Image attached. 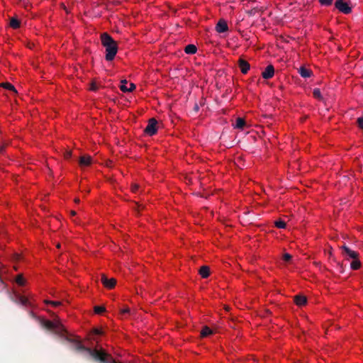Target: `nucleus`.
I'll use <instances>...</instances> for the list:
<instances>
[{
  "instance_id": "nucleus-26",
  "label": "nucleus",
  "mask_w": 363,
  "mask_h": 363,
  "mask_svg": "<svg viewBox=\"0 0 363 363\" xmlns=\"http://www.w3.org/2000/svg\"><path fill=\"white\" fill-rule=\"evenodd\" d=\"M313 96L318 99H322V95L319 89H314L313 91Z\"/></svg>"
},
{
  "instance_id": "nucleus-10",
  "label": "nucleus",
  "mask_w": 363,
  "mask_h": 363,
  "mask_svg": "<svg viewBox=\"0 0 363 363\" xmlns=\"http://www.w3.org/2000/svg\"><path fill=\"white\" fill-rule=\"evenodd\" d=\"M92 158L89 155H83L79 160V164L81 167H88L91 164Z\"/></svg>"
},
{
  "instance_id": "nucleus-2",
  "label": "nucleus",
  "mask_w": 363,
  "mask_h": 363,
  "mask_svg": "<svg viewBox=\"0 0 363 363\" xmlns=\"http://www.w3.org/2000/svg\"><path fill=\"white\" fill-rule=\"evenodd\" d=\"M157 121L155 118H152L149 119L148 124L146 126V128H145L144 132L150 136H152V135L156 134V133L157 131Z\"/></svg>"
},
{
  "instance_id": "nucleus-8",
  "label": "nucleus",
  "mask_w": 363,
  "mask_h": 363,
  "mask_svg": "<svg viewBox=\"0 0 363 363\" xmlns=\"http://www.w3.org/2000/svg\"><path fill=\"white\" fill-rule=\"evenodd\" d=\"M274 74V68L272 65H269L264 72L262 73V76L265 79H269L273 77Z\"/></svg>"
},
{
  "instance_id": "nucleus-24",
  "label": "nucleus",
  "mask_w": 363,
  "mask_h": 363,
  "mask_svg": "<svg viewBox=\"0 0 363 363\" xmlns=\"http://www.w3.org/2000/svg\"><path fill=\"white\" fill-rule=\"evenodd\" d=\"M16 282L19 285V286H23L24 284H25V279L23 277L22 274H18L17 277H16Z\"/></svg>"
},
{
  "instance_id": "nucleus-19",
  "label": "nucleus",
  "mask_w": 363,
  "mask_h": 363,
  "mask_svg": "<svg viewBox=\"0 0 363 363\" xmlns=\"http://www.w3.org/2000/svg\"><path fill=\"white\" fill-rule=\"evenodd\" d=\"M21 23L16 18H11L10 20V26L14 29H17L20 27Z\"/></svg>"
},
{
  "instance_id": "nucleus-40",
  "label": "nucleus",
  "mask_w": 363,
  "mask_h": 363,
  "mask_svg": "<svg viewBox=\"0 0 363 363\" xmlns=\"http://www.w3.org/2000/svg\"><path fill=\"white\" fill-rule=\"evenodd\" d=\"M71 215H72V216H74V215H76V212H75V211H71Z\"/></svg>"
},
{
  "instance_id": "nucleus-28",
  "label": "nucleus",
  "mask_w": 363,
  "mask_h": 363,
  "mask_svg": "<svg viewBox=\"0 0 363 363\" xmlns=\"http://www.w3.org/2000/svg\"><path fill=\"white\" fill-rule=\"evenodd\" d=\"M106 311L104 306H96L94 307V311L97 314H101Z\"/></svg>"
},
{
  "instance_id": "nucleus-25",
  "label": "nucleus",
  "mask_w": 363,
  "mask_h": 363,
  "mask_svg": "<svg viewBox=\"0 0 363 363\" xmlns=\"http://www.w3.org/2000/svg\"><path fill=\"white\" fill-rule=\"evenodd\" d=\"M275 226L278 228H286V223L282 220H278L275 221L274 223Z\"/></svg>"
},
{
  "instance_id": "nucleus-3",
  "label": "nucleus",
  "mask_w": 363,
  "mask_h": 363,
  "mask_svg": "<svg viewBox=\"0 0 363 363\" xmlns=\"http://www.w3.org/2000/svg\"><path fill=\"white\" fill-rule=\"evenodd\" d=\"M335 6L340 12L345 14H349L352 12V8L343 0H337L335 3Z\"/></svg>"
},
{
  "instance_id": "nucleus-34",
  "label": "nucleus",
  "mask_w": 363,
  "mask_h": 363,
  "mask_svg": "<svg viewBox=\"0 0 363 363\" xmlns=\"http://www.w3.org/2000/svg\"><path fill=\"white\" fill-rule=\"evenodd\" d=\"M357 124L360 128L363 129V118H357Z\"/></svg>"
},
{
  "instance_id": "nucleus-30",
  "label": "nucleus",
  "mask_w": 363,
  "mask_h": 363,
  "mask_svg": "<svg viewBox=\"0 0 363 363\" xmlns=\"http://www.w3.org/2000/svg\"><path fill=\"white\" fill-rule=\"evenodd\" d=\"M47 304H50L51 306L54 307H57L61 305V303L60 301H47Z\"/></svg>"
},
{
  "instance_id": "nucleus-32",
  "label": "nucleus",
  "mask_w": 363,
  "mask_h": 363,
  "mask_svg": "<svg viewBox=\"0 0 363 363\" xmlns=\"http://www.w3.org/2000/svg\"><path fill=\"white\" fill-rule=\"evenodd\" d=\"M93 334L96 335H101L103 334V331L101 330V329L94 328L93 330Z\"/></svg>"
},
{
  "instance_id": "nucleus-37",
  "label": "nucleus",
  "mask_w": 363,
  "mask_h": 363,
  "mask_svg": "<svg viewBox=\"0 0 363 363\" xmlns=\"http://www.w3.org/2000/svg\"><path fill=\"white\" fill-rule=\"evenodd\" d=\"M130 313L129 308H125L121 310L122 314H126V313Z\"/></svg>"
},
{
  "instance_id": "nucleus-1",
  "label": "nucleus",
  "mask_w": 363,
  "mask_h": 363,
  "mask_svg": "<svg viewBox=\"0 0 363 363\" xmlns=\"http://www.w3.org/2000/svg\"><path fill=\"white\" fill-rule=\"evenodd\" d=\"M101 41L102 45L106 48L105 59L107 61H112L118 52L117 43L107 33L101 35Z\"/></svg>"
},
{
  "instance_id": "nucleus-43",
  "label": "nucleus",
  "mask_w": 363,
  "mask_h": 363,
  "mask_svg": "<svg viewBox=\"0 0 363 363\" xmlns=\"http://www.w3.org/2000/svg\"><path fill=\"white\" fill-rule=\"evenodd\" d=\"M338 265H340V268L342 267V264L340 263H338Z\"/></svg>"
},
{
  "instance_id": "nucleus-22",
  "label": "nucleus",
  "mask_w": 363,
  "mask_h": 363,
  "mask_svg": "<svg viewBox=\"0 0 363 363\" xmlns=\"http://www.w3.org/2000/svg\"><path fill=\"white\" fill-rule=\"evenodd\" d=\"M55 323H56L52 322L50 320H45L43 321V325L45 328L53 330L55 326Z\"/></svg>"
},
{
  "instance_id": "nucleus-11",
  "label": "nucleus",
  "mask_w": 363,
  "mask_h": 363,
  "mask_svg": "<svg viewBox=\"0 0 363 363\" xmlns=\"http://www.w3.org/2000/svg\"><path fill=\"white\" fill-rule=\"evenodd\" d=\"M238 65L242 74H246L250 68V65L242 58L238 60Z\"/></svg>"
},
{
  "instance_id": "nucleus-13",
  "label": "nucleus",
  "mask_w": 363,
  "mask_h": 363,
  "mask_svg": "<svg viewBox=\"0 0 363 363\" xmlns=\"http://www.w3.org/2000/svg\"><path fill=\"white\" fill-rule=\"evenodd\" d=\"M298 74L303 78L310 77L312 74V71L306 69L304 67H301L298 71Z\"/></svg>"
},
{
  "instance_id": "nucleus-21",
  "label": "nucleus",
  "mask_w": 363,
  "mask_h": 363,
  "mask_svg": "<svg viewBox=\"0 0 363 363\" xmlns=\"http://www.w3.org/2000/svg\"><path fill=\"white\" fill-rule=\"evenodd\" d=\"M212 333H213V330L211 328H209L208 327L205 326L201 330V337H206Z\"/></svg>"
},
{
  "instance_id": "nucleus-33",
  "label": "nucleus",
  "mask_w": 363,
  "mask_h": 363,
  "mask_svg": "<svg viewBox=\"0 0 363 363\" xmlns=\"http://www.w3.org/2000/svg\"><path fill=\"white\" fill-rule=\"evenodd\" d=\"M90 89L91 91H96L98 89V86L96 84V82H91V86H90Z\"/></svg>"
},
{
  "instance_id": "nucleus-27",
  "label": "nucleus",
  "mask_w": 363,
  "mask_h": 363,
  "mask_svg": "<svg viewBox=\"0 0 363 363\" xmlns=\"http://www.w3.org/2000/svg\"><path fill=\"white\" fill-rule=\"evenodd\" d=\"M319 3L324 6H329L333 4V0H318Z\"/></svg>"
},
{
  "instance_id": "nucleus-5",
  "label": "nucleus",
  "mask_w": 363,
  "mask_h": 363,
  "mask_svg": "<svg viewBox=\"0 0 363 363\" xmlns=\"http://www.w3.org/2000/svg\"><path fill=\"white\" fill-rule=\"evenodd\" d=\"M342 250V255L347 257V259H354L359 258V253L356 251L351 250L347 245H344L340 247Z\"/></svg>"
},
{
  "instance_id": "nucleus-36",
  "label": "nucleus",
  "mask_w": 363,
  "mask_h": 363,
  "mask_svg": "<svg viewBox=\"0 0 363 363\" xmlns=\"http://www.w3.org/2000/svg\"><path fill=\"white\" fill-rule=\"evenodd\" d=\"M135 89V85L133 83H130V85H129V87H128V92H130L132 91H133L134 89Z\"/></svg>"
},
{
  "instance_id": "nucleus-29",
  "label": "nucleus",
  "mask_w": 363,
  "mask_h": 363,
  "mask_svg": "<svg viewBox=\"0 0 363 363\" xmlns=\"http://www.w3.org/2000/svg\"><path fill=\"white\" fill-rule=\"evenodd\" d=\"M283 260L286 262H289L292 259V256L289 253H285L283 255Z\"/></svg>"
},
{
  "instance_id": "nucleus-31",
  "label": "nucleus",
  "mask_w": 363,
  "mask_h": 363,
  "mask_svg": "<svg viewBox=\"0 0 363 363\" xmlns=\"http://www.w3.org/2000/svg\"><path fill=\"white\" fill-rule=\"evenodd\" d=\"M72 157V151L71 150H66L64 153V157L66 160L69 159Z\"/></svg>"
},
{
  "instance_id": "nucleus-39",
  "label": "nucleus",
  "mask_w": 363,
  "mask_h": 363,
  "mask_svg": "<svg viewBox=\"0 0 363 363\" xmlns=\"http://www.w3.org/2000/svg\"><path fill=\"white\" fill-rule=\"evenodd\" d=\"M5 149L4 145H0V153H3Z\"/></svg>"
},
{
  "instance_id": "nucleus-17",
  "label": "nucleus",
  "mask_w": 363,
  "mask_h": 363,
  "mask_svg": "<svg viewBox=\"0 0 363 363\" xmlns=\"http://www.w3.org/2000/svg\"><path fill=\"white\" fill-rule=\"evenodd\" d=\"M197 48L193 44H189L186 45L184 48V51L186 54H194L196 52Z\"/></svg>"
},
{
  "instance_id": "nucleus-23",
  "label": "nucleus",
  "mask_w": 363,
  "mask_h": 363,
  "mask_svg": "<svg viewBox=\"0 0 363 363\" xmlns=\"http://www.w3.org/2000/svg\"><path fill=\"white\" fill-rule=\"evenodd\" d=\"M127 80L123 79L121 82L120 89L123 92H128V86H126Z\"/></svg>"
},
{
  "instance_id": "nucleus-16",
  "label": "nucleus",
  "mask_w": 363,
  "mask_h": 363,
  "mask_svg": "<svg viewBox=\"0 0 363 363\" xmlns=\"http://www.w3.org/2000/svg\"><path fill=\"white\" fill-rule=\"evenodd\" d=\"M15 301L25 306H26L28 303V300L27 299V298L21 295H16V299Z\"/></svg>"
},
{
  "instance_id": "nucleus-15",
  "label": "nucleus",
  "mask_w": 363,
  "mask_h": 363,
  "mask_svg": "<svg viewBox=\"0 0 363 363\" xmlns=\"http://www.w3.org/2000/svg\"><path fill=\"white\" fill-rule=\"evenodd\" d=\"M235 128L243 130L245 126V121L242 118H237L235 119V123L233 124Z\"/></svg>"
},
{
  "instance_id": "nucleus-38",
  "label": "nucleus",
  "mask_w": 363,
  "mask_h": 363,
  "mask_svg": "<svg viewBox=\"0 0 363 363\" xmlns=\"http://www.w3.org/2000/svg\"><path fill=\"white\" fill-rule=\"evenodd\" d=\"M193 110H194V112H196V113H197V112L199 111V105H198L197 104H194V108H193Z\"/></svg>"
},
{
  "instance_id": "nucleus-35",
  "label": "nucleus",
  "mask_w": 363,
  "mask_h": 363,
  "mask_svg": "<svg viewBox=\"0 0 363 363\" xmlns=\"http://www.w3.org/2000/svg\"><path fill=\"white\" fill-rule=\"evenodd\" d=\"M139 189V186L136 184H134L131 186V189L133 192H137Z\"/></svg>"
},
{
  "instance_id": "nucleus-41",
  "label": "nucleus",
  "mask_w": 363,
  "mask_h": 363,
  "mask_svg": "<svg viewBox=\"0 0 363 363\" xmlns=\"http://www.w3.org/2000/svg\"><path fill=\"white\" fill-rule=\"evenodd\" d=\"M74 201H75V203H79V199L77 198V199H74Z\"/></svg>"
},
{
  "instance_id": "nucleus-42",
  "label": "nucleus",
  "mask_w": 363,
  "mask_h": 363,
  "mask_svg": "<svg viewBox=\"0 0 363 363\" xmlns=\"http://www.w3.org/2000/svg\"><path fill=\"white\" fill-rule=\"evenodd\" d=\"M57 248H60V244H59V243H58V244L57 245Z\"/></svg>"
},
{
  "instance_id": "nucleus-20",
  "label": "nucleus",
  "mask_w": 363,
  "mask_h": 363,
  "mask_svg": "<svg viewBox=\"0 0 363 363\" xmlns=\"http://www.w3.org/2000/svg\"><path fill=\"white\" fill-rule=\"evenodd\" d=\"M0 86L6 89L13 91V93H17L16 88L9 82L2 83Z\"/></svg>"
},
{
  "instance_id": "nucleus-7",
  "label": "nucleus",
  "mask_w": 363,
  "mask_h": 363,
  "mask_svg": "<svg viewBox=\"0 0 363 363\" xmlns=\"http://www.w3.org/2000/svg\"><path fill=\"white\" fill-rule=\"evenodd\" d=\"M66 341L68 342L74 344L75 345V350H77V351H84V352H86L88 353V350L90 349V348L86 347L84 346L83 345H82L80 341L75 340L74 339H72L69 337H66Z\"/></svg>"
},
{
  "instance_id": "nucleus-18",
  "label": "nucleus",
  "mask_w": 363,
  "mask_h": 363,
  "mask_svg": "<svg viewBox=\"0 0 363 363\" xmlns=\"http://www.w3.org/2000/svg\"><path fill=\"white\" fill-rule=\"evenodd\" d=\"M353 260L350 263V267L353 270L359 269L361 267V262L359 260V258L352 259Z\"/></svg>"
},
{
  "instance_id": "nucleus-12",
  "label": "nucleus",
  "mask_w": 363,
  "mask_h": 363,
  "mask_svg": "<svg viewBox=\"0 0 363 363\" xmlns=\"http://www.w3.org/2000/svg\"><path fill=\"white\" fill-rule=\"evenodd\" d=\"M294 301L298 306H304L307 302V298L303 295H296L294 296Z\"/></svg>"
},
{
  "instance_id": "nucleus-6",
  "label": "nucleus",
  "mask_w": 363,
  "mask_h": 363,
  "mask_svg": "<svg viewBox=\"0 0 363 363\" xmlns=\"http://www.w3.org/2000/svg\"><path fill=\"white\" fill-rule=\"evenodd\" d=\"M101 281L106 288L109 289H113L116 284V280L114 278L109 279L105 274L101 275Z\"/></svg>"
},
{
  "instance_id": "nucleus-9",
  "label": "nucleus",
  "mask_w": 363,
  "mask_h": 363,
  "mask_svg": "<svg viewBox=\"0 0 363 363\" xmlns=\"http://www.w3.org/2000/svg\"><path fill=\"white\" fill-rule=\"evenodd\" d=\"M228 30L227 22L224 19H220L216 26V30L218 33H224Z\"/></svg>"
},
{
  "instance_id": "nucleus-14",
  "label": "nucleus",
  "mask_w": 363,
  "mask_h": 363,
  "mask_svg": "<svg viewBox=\"0 0 363 363\" xmlns=\"http://www.w3.org/2000/svg\"><path fill=\"white\" fill-rule=\"evenodd\" d=\"M199 273L203 278H207L210 274V268L206 265H203L200 267Z\"/></svg>"
},
{
  "instance_id": "nucleus-4",
  "label": "nucleus",
  "mask_w": 363,
  "mask_h": 363,
  "mask_svg": "<svg viewBox=\"0 0 363 363\" xmlns=\"http://www.w3.org/2000/svg\"><path fill=\"white\" fill-rule=\"evenodd\" d=\"M53 331L56 335L65 340L66 337H69L66 328L59 322H56Z\"/></svg>"
}]
</instances>
